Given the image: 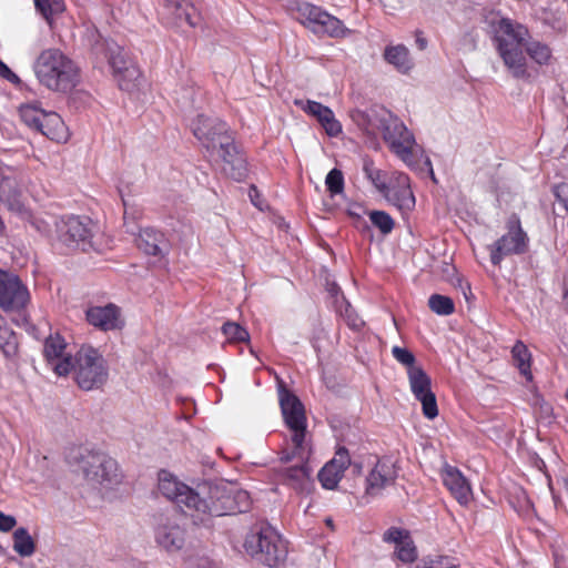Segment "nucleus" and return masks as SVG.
Instances as JSON below:
<instances>
[{"mask_svg":"<svg viewBox=\"0 0 568 568\" xmlns=\"http://www.w3.org/2000/svg\"><path fill=\"white\" fill-rule=\"evenodd\" d=\"M164 2L178 21H184L190 27L197 24L199 14L196 9L187 0H164Z\"/></svg>","mask_w":568,"mask_h":568,"instance_id":"nucleus-28","label":"nucleus"},{"mask_svg":"<svg viewBox=\"0 0 568 568\" xmlns=\"http://www.w3.org/2000/svg\"><path fill=\"white\" fill-rule=\"evenodd\" d=\"M316 120L324 128L329 136H337L342 132V124L335 119L333 111L328 106H324Z\"/></svg>","mask_w":568,"mask_h":568,"instance_id":"nucleus-37","label":"nucleus"},{"mask_svg":"<svg viewBox=\"0 0 568 568\" xmlns=\"http://www.w3.org/2000/svg\"><path fill=\"white\" fill-rule=\"evenodd\" d=\"M296 105H300L302 110H304L306 113L311 114L312 116L316 118L322 112L324 104L307 100L305 103L302 101H296Z\"/></svg>","mask_w":568,"mask_h":568,"instance_id":"nucleus-46","label":"nucleus"},{"mask_svg":"<svg viewBox=\"0 0 568 568\" xmlns=\"http://www.w3.org/2000/svg\"><path fill=\"white\" fill-rule=\"evenodd\" d=\"M33 69L39 82L54 92L68 93L80 82L78 65L59 49L43 50Z\"/></svg>","mask_w":568,"mask_h":568,"instance_id":"nucleus-2","label":"nucleus"},{"mask_svg":"<svg viewBox=\"0 0 568 568\" xmlns=\"http://www.w3.org/2000/svg\"><path fill=\"white\" fill-rule=\"evenodd\" d=\"M19 194L16 178L7 174L6 171L0 168V201L11 205L17 202Z\"/></svg>","mask_w":568,"mask_h":568,"instance_id":"nucleus-31","label":"nucleus"},{"mask_svg":"<svg viewBox=\"0 0 568 568\" xmlns=\"http://www.w3.org/2000/svg\"><path fill=\"white\" fill-rule=\"evenodd\" d=\"M383 134L385 141L390 144L392 151L407 165H413L415 139L407 128L394 119L393 125L385 126Z\"/></svg>","mask_w":568,"mask_h":568,"instance_id":"nucleus-16","label":"nucleus"},{"mask_svg":"<svg viewBox=\"0 0 568 568\" xmlns=\"http://www.w3.org/2000/svg\"><path fill=\"white\" fill-rule=\"evenodd\" d=\"M156 541L166 551L180 550L185 541V531L176 524H166L158 528Z\"/></svg>","mask_w":568,"mask_h":568,"instance_id":"nucleus-27","label":"nucleus"},{"mask_svg":"<svg viewBox=\"0 0 568 568\" xmlns=\"http://www.w3.org/2000/svg\"><path fill=\"white\" fill-rule=\"evenodd\" d=\"M43 354L59 376L68 375L73 368V358L67 352V343L59 334L50 335L44 342Z\"/></svg>","mask_w":568,"mask_h":568,"instance_id":"nucleus-19","label":"nucleus"},{"mask_svg":"<svg viewBox=\"0 0 568 568\" xmlns=\"http://www.w3.org/2000/svg\"><path fill=\"white\" fill-rule=\"evenodd\" d=\"M222 170L229 178L237 182L244 181L248 174L247 162L243 154L223 163Z\"/></svg>","mask_w":568,"mask_h":568,"instance_id":"nucleus-34","label":"nucleus"},{"mask_svg":"<svg viewBox=\"0 0 568 568\" xmlns=\"http://www.w3.org/2000/svg\"><path fill=\"white\" fill-rule=\"evenodd\" d=\"M310 454L301 459L294 457L298 462L295 466L284 467L278 470L277 477L282 485L294 489L297 494L310 495L314 489V481L311 477V468L308 467L307 459Z\"/></svg>","mask_w":568,"mask_h":568,"instance_id":"nucleus-18","label":"nucleus"},{"mask_svg":"<svg viewBox=\"0 0 568 568\" xmlns=\"http://www.w3.org/2000/svg\"><path fill=\"white\" fill-rule=\"evenodd\" d=\"M294 12L296 20L318 37L344 39L352 33L341 19L314 3L298 2Z\"/></svg>","mask_w":568,"mask_h":568,"instance_id":"nucleus-6","label":"nucleus"},{"mask_svg":"<svg viewBox=\"0 0 568 568\" xmlns=\"http://www.w3.org/2000/svg\"><path fill=\"white\" fill-rule=\"evenodd\" d=\"M395 473L384 462L378 460L366 478V494L376 496L395 481Z\"/></svg>","mask_w":568,"mask_h":568,"instance_id":"nucleus-26","label":"nucleus"},{"mask_svg":"<svg viewBox=\"0 0 568 568\" xmlns=\"http://www.w3.org/2000/svg\"><path fill=\"white\" fill-rule=\"evenodd\" d=\"M22 122L55 142H67L69 131L57 112H47L38 103L22 104L19 109Z\"/></svg>","mask_w":568,"mask_h":568,"instance_id":"nucleus-9","label":"nucleus"},{"mask_svg":"<svg viewBox=\"0 0 568 568\" xmlns=\"http://www.w3.org/2000/svg\"><path fill=\"white\" fill-rule=\"evenodd\" d=\"M325 524L329 527V528H334V524H333V519L332 518H326L325 519Z\"/></svg>","mask_w":568,"mask_h":568,"instance_id":"nucleus-54","label":"nucleus"},{"mask_svg":"<svg viewBox=\"0 0 568 568\" xmlns=\"http://www.w3.org/2000/svg\"><path fill=\"white\" fill-rule=\"evenodd\" d=\"M6 80L12 82V83H17L19 82V78L16 73H13L12 71L10 72L9 75H7Z\"/></svg>","mask_w":568,"mask_h":568,"instance_id":"nucleus-53","label":"nucleus"},{"mask_svg":"<svg viewBox=\"0 0 568 568\" xmlns=\"http://www.w3.org/2000/svg\"><path fill=\"white\" fill-rule=\"evenodd\" d=\"M158 481V488L162 496L175 503L195 520L203 523L204 514H202L201 505L206 503V495L203 490H206L209 484L199 485L195 490L165 469L159 471Z\"/></svg>","mask_w":568,"mask_h":568,"instance_id":"nucleus-5","label":"nucleus"},{"mask_svg":"<svg viewBox=\"0 0 568 568\" xmlns=\"http://www.w3.org/2000/svg\"><path fill=\"white\" fill-rule=\"evenodd\" d=\"M493 41L497 52L514 78L528 79L527 60L524 48L530 39L528 29L509 18L493 17L489 20Z\"/></svg>","mask_w":568,"mask_h":568,"instance_id":"nucleus-1","label":"nucleus"},{"mask_svg":"<svg viewBox=\"0 0 568 568\" xmlns=\"http://www.w3.org/2000/svg\"><path fill=\"white\" fill-rule=\"evenodd\" d=\"M203 493L206 495V503L201 505L203 523L211 517L245 513L251 507L250 496L244 490L231 491L224 485L209 484Z\"/></svg>","mask_w":568,"mask_h":568,"instance_id":"nucleus-7","label":"nucleus"},{"mask_svg":"<svg viewBox=\"0 0 568 568\" xmlns=\"http://www.w3.org/2000/svg\"><path fill=\"white\" fill-rule=\"evenodd\" d=\"M415 37H416V44L418 47L419 50H424L426 49L427 47V40L423 37V32L417 30L415 32Z\"/></svg>","mask_w":568,"mask_h":568,"instance_id":"nucleus-51","label":"nucleus"},{"mask_svg":"<svg viewBox=\"0 0 568 568\" xmlns=\"http://www.w3.org/2000/svg\"><path fill=\"white\" fill-rule=\"evenodd\" d=\"M29 300V291L21 280L0 270V308L4 312L20 311L27 306Z\"/></svg>","mask_w":568,"mask_h":568,"instance_id":"nucleus-12","label":"nucleus"},{"mask_svg":"<svg viewBox=\"0 0 568 568\" xmlns=\"http://www.w3.org/2000/svg\"><path fill=\"white\" fill-rule=\"evenodd\" d=\"M428 307L442 316L452 315L455 312L454 301L445 295L433 294L428 298Z\"/></svg>","mask_w":568,"mask_h":568,"instance_id":"nucleus-36","label":"nucleus"},{"mask_svg":"<svg viewBox=\"0 0 568 568\" xmlns=\"http://www.w3.org/2000/svg\"><path fill=\"white\" fill-rule=\"evenodd\" d=\"M369 219L374 226H376L383 234H388L394 229V220L384 211H372Z\"/></svg>","mask_w":568,"mask_h":568,"instance_id":"nucleus-42","label":"nucleus"},{"mask_svg":"<svg viewBox=\"0 0 568 568\" xmlns=\"http://www.w3.org/2000/svg\"><path fill=\"white\" fill-rule=\"evenodd\" d=\"M136 244L148 255L162 256L168 247V239L163 232L149 226L140 230Z\"/></svg>","mask_w":568,"mask_h":568,"instance_id":"nucleus-25","label":"nucleus"},{"mask_svg":"<svg viewBox=\"0 0 568 568\" xmlns=\"http://www.w3.org/2000/svg\"><path fill=\"white\" fill-rule=\"evenodd\" d=\"M392 354L398 363H400L402 365H404L407 368V372L410 368L419 367V366L415 365V363H416L415 355L409 349H407L405 347L394 346L392 348Z\"/></svg>","mask_w":568,"mask_h":568,"instance_id":"nucleus-43","label":"nucleus"},{"mask_svg":"<svg viewBox=\"0 0 568 568\" xmlns=\"http://www.w3.org/2000/svg\"><path fill=\"white\" fill-rule=\"evenodd\" d=\"M363 171H364L366 178L378 190V192L381 194H383L387 187V184L390 181V171L387 172V171L376 169L374 166L373 161H371V160H367L364 162Z\"/></svg>","mask_w":568,"mask_h":568,"instance_id":"nucleus-32","label":"nucleus"},{"mask_svg":"<svg viewBox=\"0 0 568 568\" xmlns=\"http://www.w3.org/2000/svg\"><path fill=\"white\" fill-rule=\"evenodd\" d=\"M384 59L402 73H407L413 68L409 51L403 44L387 47L384 51Z\"/></svg>","mask_w":568,"mask_h":568,"instance_id":"nucleus-30","label":"nucleus"},{"mask_svg":"<svg viewBox=\"0 0 568 568\" xmlns=\"http://www.w3.org/2000/svg\"><path fill=\"white\" fill-rule=\"evenodd\" d=\"M216 150L219 151L223 163L229 162V160H233L234 158L242 154L230 134L217 143Z\"/></svg>","mask_w":568,"mask_h":568,"instance_id":"nucleus-41","label":"nucleus"},{"mask_svg":"<svg viewBox=\"0 0 568 568\" xmlns=\"http://www.w3.org/2000/svg\"><path fill=\"white\" fill-rule=\"evenodd\" d=\"M442 480L450 495L462 505L467 506L473 498L469 481L455 466L445 465L442 469Z\"/></svg>","mask_w":568,"mask_h":568,"instance_id":"nucleus-22","label":"nucleus"},{"mask_svg":"<svg viewBox=\"0 0 568 568\" xmlns=\"http://www.w3.org/2000/svg\"><path fill=\"white\" fill-rule=\"evenodd\" d=\"M4 229H6L4 223H3L2 219L0 217V234H2L4 232Z\"/></svg>","mask_w":568,"mask_h":568,"instance_id":"nucleus-55","label":"nucleus"},{"mask_svg":"<svg viewBox=\"0 0 568 568\" xmlns=\"http://www.w3.org/2000/svg\"><path fill=\"white\" fill-rule=\"evenodd\" d=\"M341 315L345 320L347 326L354 331H359L364 326V321L356 314L349 303H346L344 310L341 311Z\"/></svg>","mask_w":568,"mask_h":568,"instance_id":"nucleus-44","label":"nucleus"},{"mask_svg":"<svg viewBox=\"0 0 568 568\" xmlns=\"http://www.w3.org/2000/svg\"><path fill=\"white\" fill-rule=\"evenodd\" d=\"M34 4L47 21L64 10L63 0H34Z\"/></svg>","mask_w":568,"mask_h":568,"instance_id":"nucleus-39","label":"nucleus"},{"mask_svg":"<svg viewBox=\"0 0 568 568\" xmlns=\"http://www.w3.org/2000/svg\"><path fill=\"white\" fill-rule=\"evenodd\" d=\"M109 64L122 90H130L131 85L140 77V70L121 48H118L116 51H111Z\"/></svg>","mask_w":568,"mask_h":568,"instance_id":"nucleus-23","label":"nucleus"},{"mask_svg":"<svg viewBox=\"0 0 568 568\" xmlns=\"http://www.w3.org/2000/svg\"><path fill=\"white\" fill-rule=\"evenodd\" d=\"M13 549L22 557H29L34 552V541L26 528L20 527L13 532Z\"/></svg>","mask_w":568,"mask_h":568,"instance_id":"nucleus-33","label":"nucleus"},{"mask_svg":"<svg viewBox=\"0 0 568 568\" xmlns=\"http://www.w3.org/2000/svg\"><path fill=\"white\" fill-rule=\"evenodd\" d=\"M383 196L400 211H410L415 206V196L410 186V179L406 173L390 171V181Z\"/></svg>","mask_w":568,"mask_h":568,"instance_id":"nucleus-17","label":"nucleus"},{"mask_svg":"<svg viewBox=\"0 0 568 568\" xmlns=\"http://www.w3.org/2000/svg\"><path fill=\"white\" fill-rule=\"evenodd\" d=\"M554 193L559 203H561L562 206L568 211V184H557L554 189Z\"/></svg>","mask_w":568,"mask_h":568,"instance_id":"nucleus-48","label":"nucleus"},{"mask_svg":"<svg viewBox=\"0 0 568 568\" xmlns=\"http://www.w3.org/2000/svg\"><path fill=\"white\" fill-rule=\"evenodd\" d=\"M243 548L252 559L267 567H277L287 557L286 542L267 521H256L250 527Z\"/></svg>","mask_w":568,"mask_h":568,"instance_id":"nucleus-3","label":"nucleus"},{"mask_svg":"<svg viewBox=\"0 0 568 568\" xmlns=\"http://www.w3.org/2000/svg\"><path fill=\"white\" fill-rule=\"evenodd\" d=\"M325 185L329 194L336 195L344 191V175L338 169H332L325 179Z\"/></svg>","mask_w":568,"mask_h":568,"instance_id":"nucleus-40","label":"nucleus"},{"mask_svg":"<svg viewBox=\"0 0 568 568\" xmlns=\"http://www.w3.org/2000/svg\"><path fill=\"white\" fill-rule=\"evenodd\" d=\"M296 105H300L302 110H304L306 113L311 114L312 116L316 118L322 112L324 104L307 100L305 103L302 101H296Z\"/></svg>","mask_w":568,"mask_h":568,"instance_id":"nucleus-47","label":"nucleus"},{"mask_svg":"<svg viewBox=\"0 0 568 568\" xmlns=\"http://www.w3.org/2000/svg\"><path fill=\"white\" fill-rule=\"evenodd\" d=\"M564 300L568 304V287H566L565 291H564Z\"/></svg>","mask_w":568,"mask_h":568,"instance_id":"nucleus-56","label":"nucleus"},{"mask_svg":"<svg viewBox=\"0 0 568 568\" xmlns=\"http://www.w3.org/2000/svg\"><path fill=\"white\" fill-rule=\"evenodd\" d=\"M511 357L514 365L518 368L519 373L528 381H532L531 373V353L526 344L518 339L511 348Z\"/></svg>","mask_w":568,"mask_h":568,"instance_id":"nucleus-29","label":"nucleus"},{"mask_svg":"<svg viewBox=\"0 0 568 568\" xmlns=\"http://www.w3.org/2000/svg\"><path fill=\"white\" fill-rule=\"evenodd\" d=\"M281 412L287 428L292 432V450H283L280 454V460L283 463L292 462L294 457L304 459L311 454V447L306 442L307 420L305 408L300 398L288 390L285 386L278 389Z\"/></svg>","mask_w":568,"mask_h":568,"instance_id":"nucleus-4","label":"nucleus"},{"mask_svg":"<svg viewBox=\"0 0 568 568\" xmlns=\"http://www.w3.org/2000/svg\"><path fill=\"white\" fill-rule=\"evenodd\" d=\"M72 371L78 386L83 390L101 388L109 377L106 361L91 346H82L77 352Z\"/></svg>","mask_w":568,"mask_h":568,"instance_id":"nucleus-8","label":"nucleus"},{"mask_svg":"<svg viewBox=\"0 0 568 568\" xmlns=\"http://www.w3.org/2000/svg\"><path fill=\"white\" fill-rule=\"evenodd\" d=\"M77 463L87 480L97 484H113L120 480L115 459L102 452L80 449Z\"/></svg>","mask_w":568,"mask_h":568,"instance_id":"nucleus-10","label":"nucleus"},{"mask_svg":"<svg viewBox=\"0 0 568 568\" xmlns=\"http://www.w3.org/2000/svg\"><path fill=\"white\" fill-rule=\"evenodd\" d=\"M14 334L9 328L0 324V347H4L10 344V338H13Z\"/></svg>","mask_w":568,"mask_h":568,"instance_id":"nucleus-50","label":"nucleus"},{"mask_svg":"<svg viewBox=\"0 0 568 568\" xmlns=\"http://www.w3.org/2000/svg\"><path fill=\"white\" fill-rule=\"evenodd\" d=\"M222 333L231 344L244 343L250 339L248 332L235 322H226L222 326Z\"/></svg>","mask_w":568,"mask_h":568,"instance_id":"nucleus-38","label":"nucleus"},{"mask_svg":"<svg viewBox=\"0 0 568 568\" xmlns=\"http://www.w3.org/2000/svg\"><path fill=\"white\" fill-rule=\"evenodd\" d=\"M566 399L568 402V387H567V392H566Z\"/></svg>","mask_w":568,"mask_h":568,"instance_id":"nucleus-57","label":"nucleus"},{"mask_svg":"<svg viewBox=\"0 0 568 568\" xmlns=\"http://www.w3.org/2000/svg\"><path fill=\"white\" fill-rule=\"evenodd\" d=\"M85 318L90 325L103 332L122 329L124 326L121 308L113 303L90 306L85 312Z\"/></svg>","mask_w":568,"mask_h":568,"instance_id":"nucleus-20","label":"nucleus"},{"mask_svg":"<svg viewBox=\"0 0 568 568\" xmlns=\"http://www.w3.org/2000/svg\"><path fill=\"white\" fill-rule=\"evenodd\" d=\"M17 520L11 515L0 511V531L8 532L14 528Z\"/></svg>","mask_w":568,"mask_h":568,"instance_id":"nucleus-49","label":"nucleus"},{"mask_svg":"<svg viewBox=\"0 0 568 568\" xmlns=\"http://www.w3.org/2000/svg\"><path fill=\"white\" fill-rule=\"evenodd\" d=\"M385 542L395 544V556L404 564H412L417 559V549L409 531L390 527L383 535Z\"/></svg>","mask_w":568,"mask_h":568,"instance_id":"nucleus-24","label":"nucleus"},{"mask_svg":"<svg viewBox=\"0 0 568 568\" xmlns=\"http://www.w3.org/2000/svg\"><path fill=\"white\" fill-rule=\"evenodd\" d=\"M507 233L490 247V262L499 265L505 256L524 254L528 247V236L521 227L518 215L513 214L506 224Z\"/></svg>","mask_w":568,"mask_h":568,"instance_id":"nucleus-11","label":"nucleus"},{"mask_svg":"<svg viewBox=\"0 0 568 568\" xmlns=\"http://www.w3.org/2000/svg\"><path fill=\"white\" fill-rule=\"evenodd\" d=\"M525 52L530 57L531 60L540 65L548 64L551 59L550 48L539 41L527 40V44L524 48V53Z\"/></svg>","mask_w":568,"mask_h":568,"instance_id":"nucleus-35","label":"nucleus"},{"mask_svg":"<svg viewBox=\"0 0 568 568\" xmlns=\"http://www.w3.org/2000/svg\"><path fill=\"white\" fill-rule=\"evenodd\" d=\"M194 136L207 151H215L217 143L229 135L227 124L217 119L199 114L191 122Z\"/></svg>","mask_w":568,"mask_h":568,"instance_id":"nucleus-15","label":"nucleus"},{"mask_svg":"<svg viewBox=\"0 0 568 568\" xmlns=\"http://www.w3.org/2000/svg\"><path fill=\"white\" fill-rule=\"evenodd\" d=\"M11 72L10 68L4 64L2 61H0V77H2L3 79L7 78V75H9Z\"/></svg>","mask_w":568,"mask_h":568,"instance_id":"nucleus-52","label":"nucleus"},{"mask_svg":"<svg viewBox=\"0 0 568 568\" xmlns=\"http://www.w3.org/2000/svg\"><path fill=\"white\" fill-rule=\"evenodd\" d=\"M349 465L348 450L345 447H339L334 457L323 466L317 475L322 487L329 490L335 489Z\"/></svg>","mask_w":568,"mask_h":568,"instance_id":"nucleus-21","label":"nucleus"},{"mask_svg":"<svg viewBox=\"0 0 568 568\" xmlns=\"http://www.w3.org/2000/svg\"><path fill=\"white\" fill-rule=\"evenodd\" d=\"M453 559L454 558L449 556L438 555L425 560L422 568H448V566L452 565Z\"/></svg>","mask_w":568,"mask_h":568,"instance_id":"nucleus-45","label":"nucleus"},{"mask_svg":"<svg viewBox=\"0 0 568 568\" xmlns=\"http://www.w3.org/2000/svg\"><path fill=\"white\" fill-rule=\"evenodd\" d=\"M93 223L89 217L70 216L63 222L60 240L72 250L87 251L92 246Z\"/></svg>","mask_w":568,"mask_h":568,"instance_id":"nucleus-14","label":"nucleus"},{"mask_svg":"<svg viewBox=\"0 0 568 568\" xmlns=\"http://www.w3.org/2000/svg\"><path fill=\"white\" fill-rule=\"evenodd\" d=\"M410 390L415 398L422 403L423 415L428 419L438 416L436 396L432 390V381L423 367L410 368L407 372Z\"/></svg>","mask_w":568,"mask_h":568,"instance_id":"nucleus-13","label":"nucleus"}]
</instances>
